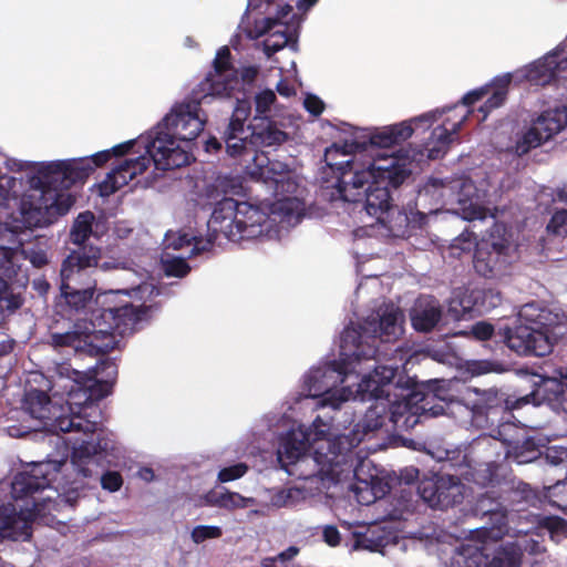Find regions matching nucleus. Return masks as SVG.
Returning <instances> with one entry per match:
<instances>
[{"instance_id": "obj_2", "label": "nucleus", "mask_w": 567, "mask_h": 567, "mask_svg": "<svg viewBox=\"0 0 567 567\" xmlns=\"http://www.w3.org/2000/svg\"><path fill=\"white\" fill-rule=\"evenodd\" d=\"M424 116L381 127L363 128L351 140L326 150L324 162L339 174L337 190L344 202L363 203L367 215L375 218L371 233L382 237H402L409 225L422 226L424 215L411 205L402 213L392 204L390 190L398 188L419 166L416 153L394 145L410 138Z\"/></svg>"}, {"instance_id": "obj_15", "label": "nucleus", "mask_w": 567, "mask_h": 567, "mask_svg": "<svg viewBox=\"0 0 567 567\" xmlns=\"http://www.w3.org/2000/svg\"><path fill=\"white\" fill-rule=\"evenodd\" d=\"M101 249L95 246L72 251L61 267V299L74 311L84 310L93 302L95 282L90 280L89 269L97 265Z\"/></svg>"}, {"instance_id": "obj_12", "label": "nucleus", "mask_w": 567, "mask_h": 567, "mask_svg": "<svg viewBox=\"0 0 567 567\" xmlns=\"http://www.w3.org/2000/svg\"><path fill=\"white\" fill-rule=\"evenodd\" d=\"M565 315L553 311L537 302L520 307L517 324L501 329L498 334L506 346L518 354L544 357L564 336Z\"/></svg>"}, {"instance_id": "obj_30", "label": "nucleus", "mask_w": 567, "mask_h": 567, "mask_svg": "<svg viewBox=\"0 0 567 567\" xmlns=\"http://www.w3.org/2000/svg\"><path fill=\"white\" fill-rule=\"evenodd\" d=\"M199 505H209L234 511L238 508H249L259 505V499L254 497H245L236 492H218L209 491L204 495Z\"/></svg>"}, {"instance_id": "obj_39", "label": "nucleus", "mask_w": 567, "mask_h": 567, "mask_svg": "<svg viewBox=\"0 0 567 567\" xmlns=\"http://www.w3.org/2000/svg\"><path fill=\"white\" fill-rule=\"evenodd\" d=\"M188 258L185 255L171 257L167 252L162 257L163 271L168 277H184L189 271V266L185 261Z\"/></svg>"}, {"instance_id": "obj_21", "label": "nucleus", "mask_w": 567, "mask_h": 567, "mask_svg": "<svg viewBox=\"0 0 567 567\" xmlns=\"http://www.w3.org/2000/svg\"><path fill=\"white\" fill-rule=\"evenodd\" d=\"M522 555V546L517 543L499 546L488 561L478 548L463 547L453 556V563L457 567H519Z\"/></svg>"}, {"instance_id": "obj_23", "label": "nucleus", "mask_w": 567, "mask_h": 567, "mask_svg": "<svg viewBox=\"0 0 567 567\" xmlns=\"http://www.w3.org/2000/svg\"><path fill=\"white\" fill-rule=\"evenodd\" d=\"M342 527L351 530L353 550L383 553L394 542V535L379 524L364 525L358 520H348L338 515Z\"/></svg>"}, {"instance_id": "obj_27", "label": "nucleus", "mask_w": 567, "mask_h": 567, "mask_svg": "<svg viewBox=\"0 0 567 567\" xmlns=\"http://www.w3.org/2000/svg\"><path fill=\"white\" fill-rule=\"evenodd\" d=\"M556 410L567 413V368H558L551 375L544 377L536 391Z\"/></svg>"}, {"instance_id": "obj_32", "label": "nucleus", "mask_w": 567, "mask_h": 567, "mask_svg": "<svg viewBox=\"0 0 567 567\" xmlns=\"http://www.w3.org/2000/svg\"><path fill=\"white\" fill-rule=\"evenodd\" d=\"M427 404L431 403V400L437 399L443 404H433L427 408V416H439L445 414L446 408L450 403H452L455 399L454 393L451 389V381L445 380H427Z\"/></svg>"}, {"instance_id": "obj_4", "label": "nucleus", "mask_w": 567, "mask_h": 567, "mask_svg": "<svg viewBox=\"0 0 567 567\" xmlns=\"http://www.w3.org/2000/svg\"><path fill=\"white\" fill-rule=\"evenodd\" d=\"M123 270L131 286L99 293L95 302L101 309L93 311L90 320L78 319L65 331L51 333L50 343L54 349L74 353L109 352L116 348L120 337L136 329L147 310L144 303L159 291L153 282L144 280V274Z\"/></svg>"}, {"instance_id": "obj_59", "label": "nucleus", "mask_w": 567, "mask_h": 567, "mask_svg": "<svg viewBox=\"0 0 567 567\" xmlns=\"http://www.w3.org/2000/svg\"><path fill=\"white\" fill-rule=\"evenodd\" d=\"M24 258L29 259L34 267H42L48 262L47 255L43 251H30Z\"/></svg>"}, {"instance_id": "obj_18", "label": "nucleus", "mask_w": 567, "mask_h": 567, "mask_svg": "<svg viewBox=\"0 0 567 567\" xmlns=\"http://www.w3.org/2000/svg\"><path fill=\"white\" fill-rule=\"evenodd\" d=\"M467 116L468 112L457 115L456 107L427 113V123L432 127L427 138V159L441 158L449 152Z\"/></svg>"}, {"instance_id": "obj_5", "label": "nucleus", "mask_w": 567, "mask_h": 567, "mask_svg": "<svg viewBox=\"0 0 567 567\" xmlns=\"http://www.w3.org/2000/svg\"><path fill=\"white\" fill-rule=\"evenodd\" d=\"M94 384L87 373L62 363L56 367L52 389H63L66 399L58 395V423L62 433H82L89 439L73 442L71 464L83 477H90L96 468L106 463L120 466L124 460V447L100 431L101 410L96 403L99 391H91Z\"/></svg>"}, {"instance_id": "obj_33", "label": "nucleus", "mask_w": 567, "mask_h": 567, "mask_svg": "<svg viewBox=\"0 0 567 567\" xmlns=\"http://www.w3.org/2000/svg\"><path fill=\"white\" fill-rule=\"evenodd\" d=\"M481 395V402L487 410L488 415H496L498 411H508L520 408L529 402V395L517 399L515 402L509 401L496 389L476 390Z\"/></svg>"}, {"instance_id": "obj_17", "label": "nucleus", "mask_w": 567, "mask_h": 567, "mask_svg": "<svg viewBox=\"0 0 567 567\" xmlns=\"http://www.w3.org/2000/svg\"><path fill=\"white\" fill-rule=\"evenodd\" d=\"M21 241L17 234L9 228L0 227V319L4 312H12L21 307L20 295L13 293L7 279L17 276L24 251L20 249Z\"/></svg>"}, {"instance_id": "obj_64", "label": "nucleus", "mask_w": 567, "mask_h": 567, "mask_svg": "<svg viewBox=\"0 0 567 567\" xmlns=\"http://www.w3.org/2000/svg\"><path fill=\"white\" fill-rule=\"evenodd\" d=\"M555 199L559 202L567 203V185L557 188Z\"/></svg>"}, {"instance_id": "obj_54", "label": "nucleus", "mask_w": 567, "mask_h": 567, "mask_svg": "<svg viewBox=\"0 0 567 567\" xmlns=\"http://www.w3.org/2000/svg\"><path fill=\"white\" fill-rule=\"evenodd\" d=\"M306 110L317 116L320 115L324 109L323 102L316 95H307L303 101Z\"/></svg>"}, {"instance_id": "obj_38", "label": "nucleus", "mask_w": 567, "mask_h": 567, "mask_svg": "<svg viewBox=\"0 0 567 567\" xmlns=\"http://www.w3.org/2000/svg\"><path fill=\"white\" fill-rule=\"evenodd\" d=\"M255 116L254 122L260 118H269L276 109L277 97L272 90L265 89L256 93L255 99Z\"/></svg>"}, {"instance_id": "obj_6", "label": "nucleus", "mask_w": 567, "mask_h": 567, "mask_svg": "<svg viewBox=\"0 0 567 567\" xmlns=\"http://www.w3.org/2000/svg\"><path fill=\"white\" fill-rule=\"evenodd\" d=\"M279 441L278 462L288 475L296 476L302 482L264 488L259 493L260 508L252 509L251 514L265 515L281 508L298 509L321 494L324 487L322 473L332 474L334 477L339 473L334 466L343 458L336 461V456L329 457V442L313 445L305 425L289 430Z\"/></svg>"}, {"instance_id": "obj_62", "label": "nucleus", "mask_w": 567, "mask_h": 567, "mask_svg": "<svg viewBox=\"0 0 567 567\" xmlns=\"http://www.w3.org/2000/svg\"><path fill=\"white\" fill-rule=\"evenodd\" d=\"M220 148H221V144L215 137H210L205 143V151L207 153H215V152L219 151Z\"/></svg>"}, {"instance_id": "obj_56", "label": "nucleus", "mask_w": 567, "mask_h": 567, "mask_svg": "<svg viewBox=\"0 0 567 567\" xmlns=\"http://www.w3.org/2000/svg\"><path fill=\"white\" fill-rule=\"evenodd\" d=\"M411 322L415 330L420 332L425 331V310H419L417 308L411 311Z\"/></svg>"}, {"instance_id": "obj_37", "label": "nucleus", "mask_w": 567, "mask_h": 567, "mask_svg": "<svg viewBox=\"0 0 567 567\" xmlns=\"http://www.w3.org/2000/svg\"><path fill=\"white\" fill-rule=\"evenodd\" d=\"M539 454L538 442L528 435L519 444L513 445V450L506 451V457L513 458L518 464L536 461Z\"/></svg>"}, {"instance_id": "obj_48", "label": "nucleus", "mask_w": 567, "mask_h": 567, "mask_svg": "<svg viewBox=\"0 0 567 567\" xmlns=\"http://www.w3.org/2000/svg\"><path fill=\"white\" fill-rule=\"evenodd\" d=\"M17 179L11 176H0V205L7 206L10 198L16 195Z\"/></svg>"}, {"instance_id": "obj_31", "label": "nucleus", "mask_w": 567, "mask_h": 567, "mask_svg": "<svg viewBox=\"0 0 567 567\" xmlns=\"http://www.w3.org/2000/svg\"><path fill=\"white\" fill-rule=\"evenodd\" d=\"M527 436L525 427L518 426L512 422H504L498 425L489 436H481L475 441V446H491L494 440L501 441L507 450H513V445H517Z\"/></svg>"}, {"instance_id": "obj_52", "label": "nucleus", "mask_w": 567, "mask_h": 567, "mask_svg": "<svg viewBox=\"0 0 567 567\" xmlns=\"http://www.w3.org/2000/svg\"><path fill=\"white\" fill-rule=\"evenodd\" d=\"M467 370L473 375H481L492 371H496L495 364L487 360L471 361L467 364Z\"/></svg>"}, {"instance_id": "obj_63", "label": "nucleus", "mask_w": 567, "mask_h": 567, "mask_svg": "<svg viewBox=\"0 0 567 567\" xmlns=\"http://www.w3.org/2000/svg\"><path fill=\"white\" fill-rule=\"evenodd\" d=\"M137 475L141 480L145 481V482H151L153 481L154 478V472L152 468L150 467H142L138 472H137Z\"/></svg>"}, {"instance_id": "obj_16", "label": "nucleus", "mask_w": 567, "mask_h": 567, "mask_svg": "<svg viewBox=\"0 0 567 567\" xmlns=\"http://www.w3.org/2000/svg\"><path fill=\"white\" fill-rule=\"evenodd\" d=\"M472 245H476L474 254V268L476 272L485 278H493L501 275L509 262V244L504 237L498 239H482L473 234H461L456 239L454 247L461 250H470Z\"/></svg>"}, {"instance_id": "obj_49", "label": "nucleus", "mask_w": 567, "mask_h": 567, "mask_svg": "<svg viewBox=\"0 0 567 567\" xmlns=\"http://www.w3.org/2000/svg\"><path fill=\"white\" fill-rule=\"evenodd\" d=\"M544 526L550 534V537L555 536H567V522L560 517H546L544 519Z\"/></svg>"}, {"instance_id": "obj_19", "label": "nucleus", "mask_w": 567, "mask_h": 567, "mask_svg": "<svg viewBox=\"0 0 567 567\" xmlns=\"http://www.w3.org/2000/svg\"><path fill=\"white\" fill-rule=\"evenodd\" d=\"M59 406L58 391L54 390L53 398H49L43 391L32 389L28 391L23 400L24 412L37 423L34 425L25 426L24 431H10L12 436H20L27 430H45L52 433L61 432L58 423V414H54L55 408Z\"/></svg>"}, {"instance_id": "obj_40", "label": "nucleus", "mask_w": 567, "mask_h": 567, "mask_svg": "<svg viewBox=\"0 0 567 567\" xmlns=\"http://www.w3.org/2000/svg\"><path fill=\"white\" fill-rule=\"evenodd\" d=\"M427 334L433 329L442 330V327L447 323V318L444 316L442 307L434 298L427 297Z\"/></svg>"}, {"instance_id": "obj_60", "label": "nucleus", "mask_w": 567, "mask_h": 567, "mask_svg": "<svg viewBox=\"0 0 567 567\" xmlns=\"http://www.w3.org/2000/svg\"><path fill=\"white\" fill-rule=\"evenodd\" d=\"M427 357L440 363H450L453 355L449 351H432L429 347L426 350Z\"/></svg>"}, {"instance_id": "obj_24", "label": "nucleus", "mask_w": 567, "mask_h": 567, "mask_svg": "<svg viewBox=\"0 0 567 567\" xmlns=\"http://www.w3.org/2000/svg\"><path fill=\"white\" fill-rule=\"evenodd\" d=\"M464 494L465 487L458 478L442 475L436 478L433 491L427 496V506L443 511L462 503Z\"/></svg>"}, {"instance_id": "obj_55", "label": "nucleus", "mask_w": 567, "mask_h": 567, "mask_svg": "<svg viewBox=\"0 0 567 567\" xmlns=\"http://www.w3.org/2000/svg\"><path fill=\"white\" fill-rule=\"evenodd\" d=\"M322 537H323V540L329 546H332V547L338 546L341 540L339 530L337 529V527H334L332 525H327L323 527Z\"/></svg>"}, {"instance_id": "obj_3", "label": "nucleus", "mask_w": 567, "mask_h": 567, "mask_svg": "<svg viewBox=\"0 0 567 567\" xmlns=\"http://www.w3.org/2000/svg\"><path fill=\"white\" fill-rule=\"evenodd\" d=\"M249 176L266 185L279 198L274 203H251L225 197L214 205L207 230L216 240L224 238L241 244L259 239H278L305 217L297 175L280 161L255 154Z\"/></svg>"}, {"instance_id": "obj_22", "label": "nucleus", "mask_w": 567, "mask_h": 567, "mask_svg": "<svg viewBox=\"0 0 567 567\" xmlns=\"http://www.w3.org/2000/svg\"><path fill=\"white\" fill-rule=\"evenodd\" d=\"M441 195L458 204L455 213L465 220H482L487 215L486 209L478 205L477 188L470 178H456L442 184Z\"/></svg>"}, {"instance_id": "obj_46", "label": "nucleus", "mask_w": 567, "mask_h": 567, "mask_svg": "<svg viewBox=\"0 0 567 567\" xmlns=\"http://www.w3.org/2000/svg\"><path fill=\"white\" fill-rule=\"evenodd\" d=\"M544 460L550 465L567 463V446L551 445L546 449Z\"/></svg>"}, {"instance_id": "obj_1", "label": "nucleus", "mask_w": 567, "mask_h": 567, "mask_svg": "<svg viewBox=\"0 0 567 567\" xmlns=\"http://www.w3.org/2000/svg\"><path fill=\"white\" fill-rule=\"evenodd\" d=\"M403 315L393 303H383L362 323H351L341 333L340 362L315 367L303 378L306 400L317 399L316 408L330 409L319 414L330 424L346 429L353 422V414L342 411L349 400L383 401L390 410V420L396 430H412L425 415V396L405 393L393 383L396 368L374 365L377 339L396 340L403 332Z\"/></svg>"}, {"instance_id": "obj_34", "label": "nucleus", "mask_w": 567, "mask_h": 567, "mask_svg": "<svg viewBox=\"0 0 567 567\" xmlns=\"http://www.w3.org/2000/svg\"><path fill=\"white\" fill-rule=\"evenodd\" d=\"M288 421L289 417L286 413L271 411L254 423L250 434L254 437V441L271 440L272 435H275L280 427L288 424Z\"/></svg>"}, {"instance_id": "obj_29", "label": "nucleus", "mask_w": 567, "mask_h": 567, "mask_svg": "<svg viewBox=\"0 0 567 567\" xmlns=\"http://www.w3.org/2000/svg\"><path fill=\"white\" fill-rule=\"evenodd\" d=\"M564 48L565 44L563 43L543 59L530 64L526 71V79L536 85H544L551 81L556 75V71L560 68L561 62H558L557 59L564 51Z\"/></svg>"}, {"instance_id": "obj_36", "label": "nucleus", "mask_w": 567, "mask_h": 567, "mask_svg": "<svg viewBox=\"0 0 567 567\" xmlns=\"http://www.w3.org/2000/svg\"><path fill=\"white\" fill-rule=\"evenodd\" d=\"M91 373L92 375H87V380L94 385L100 386L97 396L103 398L107 395L117 377V365L115 362L110 359L101 360Z\"/></svg>"}, {"instance_id": "obj_45", "label": "nucleus", "mask_w": 567, "mask_h": 567, "mask_svg": "<svg viewBox=\"0 0 567 567\" xmlns=\"http://www.w3.org/2000/svg\"><path fill=\"white\" fill-rule=\"evenodd\" d=\"M248 472V465L246 463H237L227 467H224L218 473V481L220 483H228L243 477Z\"/></svg>"}, {"instance_id": "obj_9", "label": "nucleus", "mask_w": 567, "mask_h": 567, "mask_svg": "<svg viewBox=\"0 0 567 567\" xmlns=\"http://www.w3.org/2000/svg\"><path fill=\"white\" fill-rule=\"evenodd\" d=\"M206 122L199 103H177L154 127L140 135V142L152 159L153 169L146 177L147 183H153L158 172L188 165L194 159V142Z\"/></svg>"}, {"instance_id": "obj_13", "label": "nucleus", "mask_w": 567, "mask_h": 567, "mask_svg": "<svg viewBox=\"0 0 567 567\" xmlns=\"http://www.w3.org/2000/svg\"><path fill=\"white\" fill-rule=\"evenodd\" d=\"M111 158H115L113 168L96 185L102 197L114 194L138 176L145 175L144 181H146L153 169L152 159L145 152L142 142H140V135L136 138L114 145L110 150L97 152L92 156L79 157L76 161L83 162L81 166L87 168L85 171L86 178L91 172ZM150 184L145 182V185Z\"/></svg>"}, {"instance_id": "obj_58", "label": "nucleus", "mask_w": 567, "mask_h": 567, "mask_svg": "<svg viewBox=\"0 0 567 567\" xmlns=\"http://www.w3.org/2000/svg\"><path fill=\"white\" fill-rule=\"evenodd\" d=\"M111 224L113 227V234L118 238H125L132 231V226L126 220H115Z\"/></svg>"}, {"instance_id": "obj_20", "label": "nucleus", "mask_w": 567, "mask_h": 567, "mask_svg": "<svg viewBox=\"0 0 567 567\" xmlns=\"http://www.w3.org/2000/svg\"><path fill=\"white\" fill-rule=\"evenodd\" d=\"M567 124V112L556 109L540 114L530 127L518 138L515 152L518 155L528 153L557 134Z\"/></svg>"}, {"instance_id": "obj_14", "label": "nucleus", "mask_w": 567, "mask_h": 567, "mask_svg": "<svg viewBox=\"0 0 567 567\" xmlns=\"http://www.w3.org/2000/svg\"><path fill=\"white\" fill-rule=\"evenodd\" d=\"M267 6V16L255 21L248 29L250 39L265 37L262 48L270 58L275 52L292 42L302 19L293 12V8L285 0H264ZM318 0H297V9L307 12Z\"/></svg>"}, {"instance_id": "obj_28", "label": "nucleus", "mask_w": 567, "mask_h": 567, "mask_svg": "<svg viewBox=\"0 0 567 567\" xmlns=\"http://www.w3.org/2000/svg\"><path fill=\"white\" fill-rule=\"evenodd\" d=\"M110 229L106 218L95 219L92 212H83L74 219L70 230V240L76 246H82L90 236L101 238Z\"/></svg>"}, {"instance_id": "obj_10", "label": "nucleus", "mask_w": 567, "mask_h": 567, "mask_svg": "<svg viewBox=\"0 0 567 567\" xmlns=\"http://www.w3.org/2000/svg\"><path fill=\"white\" fill-rule=\"evenodd\" d=\"M83 162L76 158L39 162L29 177V192L21 205L25 220L35 227L52 224L73 206L69 189L85 178Z\"/></svg>"}, {"instance_id": "obj_50", "label": "nucleus", "mask_w": 567, "mask_h": 567, "mask_svg": "<svg viewBox=\"0 0 567 567\" xmlns=\"http://www.w3.org/2000/svg\"><path fill=\"white\" fill-rule=\"evenodd\" d=\"M101 485L109 492H117L123 485V478L118 472H106L101 476Z\"/></svg>"}, {"instance_id": "obj_44", "label": "nucleus", "mask_w": 567, "mask_h": 567, "mask_svg": "<svg viewBox=\"0 0 567 567\" xmlns=\"http://www.w3.org/2000/svg\"><path fill=\"white\" fill-rule=\"evenodd\" d=\"M299 553V548L290 546L275 557H266L261 560V567H290L289 561Z\"/></svg>"}, {"instance_id": "obj_61", "label": "nucleus", "mask_w": 567, "mask_h": 567, "mask_svg": "<svg viewBox=\"0 0 567 567\" xmlns=\"http://www.w3.org/2000/svg\"><path fill=\"white\" fill-rule=\"evenodd\" d=\"M276 89L281 96L289 97L295 94V87L290 85L286 80H280Z\"/></svg>"}, {"instance_id": "obj_8", "label": "nucleus", "mask_w": 567, "mask_h": 567, "mask_svg": "<svg viewBox=\"0 0 567 567\" xmlns=\"http://www.w3.org/2000/svg\"><path fill=\"white\" fill-rule=\"evenodd\" d=\"M65 465L64 460H48L34 463L14 476L11 483L12 496L16 499L30 498L32 507L27 504L18 512L13 504L1 505V538L28 540L31 537L32 520L66 501L61 494V491H65V484L60 478Z\"/></svg>"}, {"instance_id": "obj_7", "label": "nucleus", "mask_w": 567, "mask_h": 567, "mask_svg": "<svg viewBox=\"0 0 567 567\" xmlns=\"http://www.w3.org/2000/svg\"><path fill=\"white\" fill-rule=\"evenodd\" d=\"M258 75L257 66L235 69L230 50L220 48L214 60V69L205 80V90L209 95L236 100L233 116L225 131L226 152L233 156L250 155L258 147L278 146L287 140V134L269 118H260L245 127V121L251 112L246 94Z\"/></svg>"}, {"instance_id": "obj_51", "label": "nucleus", "mask_w": 567, "mask_h": 567, "mask_svg": "<svg viewBox=\"0 0 567 567\" xmlns=\"http://www.w3.org/2000/svg\"><path fill=\"white\" fill-rule=\"evenodd\" d=\"M38 163L39 162H23L16 158H9L6 161V166L12 172H24L27 181L29 182V177L34 174V166Z\"/></svg>"}, {"instance_id": "obj_26", "label": "nucleus", "mask_w": 567, "mask_h": 567, "mask_svg": "<svg viewBox=\"0 0 567 567\" xmlns=\"http://www.w3.org/2000/svg\"><path fill=\"white\" fill-rule=\"evenodd\" d=\"M217 241L216 237L208 231L207 237H198L184 230L169 231L165 235L164 244L167 249L182 251L181 255L193 257L208 250Z\"/></svg>"}, {"instance_id": "obj_41", "label": "nucleus", "mask_w": 567, "mask_h": 567, "mask_svg": "<svg viewBox=\"0 0 567 567\" xmlns=\"http://www.w3.org/2000/svg\"><path fill=\"white\" fill-rule=\"evenodd\" d=\"M496 470L497 465L495 461L486 462L482 465H480L478 468H475L472 473L473 481L481 485V486H487L491 484H494L496 482Z\"/></svg>"}, {"instance_id": "obj_25", "label": "nucleus", "mask_w": 567, "mask_h": 567, "mask_svg": "<svg viewBox=\"0 0 567 567\" xmlns=\"http://www.w3.org/2000/svg\"><path fill=\"white\" fill-rule=\"evenodd\" d=\"M511 81H512V75L509 73H507L501 78H496L491 86L489 85L483 86V87L473 90V91L468 92L467 94H465L462 99V103L465 106H470V105L474 104L476 101H480L486 94H488L491 92V89L493 87L494 91H493L492 96L488 97V100L485 102V104L480 109V111L484 113V115H483V120H484L491 110L496 109L504 103L506 95H507V87H508Z\"/></svg>"}, {"instance_id": "obj_53", "label": "nucleus", "mask_w": 567, "mask_h": 567, "mask_svg": "<svg viewBox=\"0 0 567 567\" xmlns=\"http://www.w3.org/2000/svg\"><path fill=\"white\" fill-rule=\"evenodd\" d=\"M471 334L477 340H487L494 334V328L487 322H477L472 327Z\"/></svg>"}, {"instance_id": "obj_47", "label": "nucleus", "mask_w": 567, "mask_h": 567, "mask_svg": "<svg viewBox=\"0 0 567 567\" xmlns=\"http://www.w3.org/2000/svg\"><path fill=\"white\" fill-rule=\"evenodd\" d=\"M547 229L555 235L567 236V210L556 212L547 225Z\"/></svg>"}, {"instance_id": "obj_11", "label": "nucleus", "mask_w": 567, "mask_h": 567, "mask_svg": "<svg viewBox=\"0 0 567 567\" xmlns=\"http://www.w3.org/2000/svg\"><path fill=\"white\" fill-rule=\"evenodd\" d=\"M386 421L390 420V410L383 401H378L375 405H371L365 412L361 421H359L349 435H341L337 424H330L323 417H316L310 426H308V435L312 440L313 445H319L321 442H329V457L336 456L337 458H344L340 464H336V470L339 471L334 477L332 474L322 473L323 480L339 483L350 475L353 476L355 483L353 485L364 486L368 480L364 476H374L378 470L372 461L363 457H354L352 450L358 446L363 440L374 435V433L383 427Z\"/></svg>"}, {"instance_id": "obj_57", "label": "nucleus", "mask_w": 567, "mask_h": 567, "mask_svg": "<svg viewBox=\"0 0 567 567\" xmlns=\"http://www.w3.org/2000/svg\"><path fill=\"white\" fill-rule=\"evenodd\" d=\"M419 476L420 471L414 466H408L403 468L400 473V480L408 485L415 483Z\"/></svg>"}, {"instance_id": "obj_35", "label": "nucleus", "mask_w": 567, "mask_h": 567, "mask_svg": "<svg viewBox=\"0 0 567 567\" xmlns=\"http://www.w3.org/2000/svg\"><path fill=\"white\" fill-rule=\"evenodd\" d=\"M363 480H368V484L364 486L350 485V489L361 504L369 505L390 492L389 483L380 477L379 473L374 476H364Z\"/></svg>"}, {"instance_id": "obj_43", "label": "nucleus", "mask_w": 567, "mask_h": 567, "mask_svg": "<svg viewBox=\"0 0 567 567\" xmlns=\"http://www.w3.org/2000/svg\"><path fill=\"white\" fill-rule=\"evenodd\" d=\"M223 535V529L214 525H198L193 528L190 538L195 544H202L208 539H216Z\"/></svg>"}, {"instance_id": "obj_42", "label": "nucleus", "mask_w": 567, "mask_h": 567, "mask_svg": "<svg viewBox=\"0 0 567 567\" xmlns=\"http://www.w3.org/2000/svg\"><path fill=\"white\" fill-rule=\"evenodd\" d=\"M488 501L487 497L483 496L480 501H478V506H480V509L483 511L485 514L489 513L492 514L493 516H496L497 517V530L495 532L494 529L491 530V535L493 537H498L504 528L506 527V514L505 512L501 508L499 504L498 503H495V506L493 507H487L485 505V503Z\"/></svg>"}]
</instances>
